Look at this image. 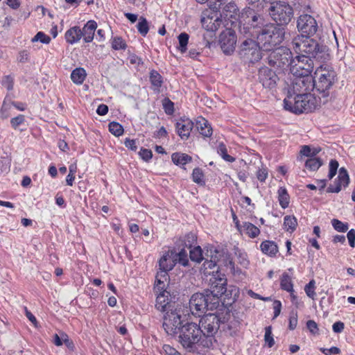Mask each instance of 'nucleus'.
Instances as JSON below:
<instances>
[{
	"instance_id": "30",
	"label": "nucleus",
	"mask_w": 355,
	"mask_h": 355,
	"mask_svg": "<svg viewBox=\"0 0 355 355\" xmlns=\"http://www.w3.org/2000/svg\"><path fill=\"white\" fill-rule=\"evenodd\" d=\"M168 280V272L159 270L157 272L155 279V289L157 291H161L164 289L165 282Z\"/></svg>"
},
{
	"instance_id": "16",
	"label": "nucleus",
	"mask_w": 355,
	"mask_h": 355,
	"mask_svg": "<svg viewBox=\"0 0 355 355\" xmlns=\"http://www.w3.org/2000/svg\"><path fill=\"white\" fill-rule=\"evenodd\" d=\"M299 31L306 34V36L313 35L318 30L316 20L310 15H302L297 21Z\"/></svg>"
},
{
	"instance_id": "4",
	"label": "nucleus",
	"mask_w": 355,
	"mask_h": 355,
	"mask_svg": "<svg viewBox=\"0 0 355 355\" xmlns=\"http://www.w3.org/2000/svg\"><path fill=\"white\" fill-rule=\"evenodd\" d=\"M179 341L189 352H197L200 348H210L205 345V338L202 335L200 325L195 322H187L182 325L179 335Z\"/></svg>"
},
{
	"instance_id": "58",
	"label": "nucleus",
	"mask_w": 355,
	"mask_h": 355,
	"mask_svg": "<svg viewBox=\"0 0 355 355\" xmlns=\"http://www.w3.org/2000/svg\"><path fill=\"white\" fill-rule=\"evenodd\" d=\"M320 351L325 355H336L340 353V349L337 347H331L329 349L320 348Z\"/></svg>"
},
{
	"instance_id": "32",
	"label": "nucleus",
	"mask_w": 355,
	"mask_h": 355,
	"mask_svg": "<svg viewBox=\"0 0 355 355\" xmlns=\"http://www.w3.org/2000/svg\"><path fill=\"white\" fill-rule=\"evenodd\" d=\"M279 205L283 209L288 207L289 205V195L284 187H280L277 191Z\"/></svg>"
},
{
	"instance_id": "44",
	"label": "nucleus",
	"mask_w": 355,
	"mask_h": 355,
	"mask_svg": "<svg viewBox=\"0 0 355 355\" xmlns=\"http://www.w3.org/2000/svg\"><path fill=\"white\" fill-rule=\"evenodd\" d=\"M112 47L114 50H124L127 45L125 42L120 37H115L112 42Z\"/></svg>"
},
{
	"instance_id": "26",
	"label": "nucleus",
	"mask_w": 355,
	"mask_h": 355,
	"mask_svg": "<svg viewBox=\"0 0 355 355\" xmlns=\"http://www.w3.org/2000/svg\"><path fill=\"white\" fill-rule=\"evenodd\" d=\"M261 250L263 253L273 257L278 252V247L277 244L271 241H265L261 243Z\"/></svg>"
},
{
	"instance_id": "19",
	"label": "nucleus",
	"mask_w": 355,
	"mask_h": 355,
	"mask_svg": "<svg viewBox=\"0 0 355 355\" xmlns=\"http://www.w3.org/2000/svg\"><path fill=\"white\" fill-rule=\"evenodd\" d=\"M176 132L182 139H187L193 128V123L189 119H180L175 124Z\"/></svg>"
},
{
	"instance_id": "31",
	"label": "nucleus",
	"mask_w": 355,
	"mask_h": 355,
	"mask_svg": "<svg viewBox=\"0 0 355 355\" xmlns=\"http://www.w3.org/2000/svg\"><path fill=\"white\" fill-rule=\"evenodd\" d=\"M171 159L173 162L176 165H184L192 159L191 156L181 153H173Z\"/></svg>"
},
{
	"instance_id": "28",
	"label": "nucleus",
	"mask_w": 355,
	"mask_h": 355,
	"mask_svg": "<svg viewBox=\"0 0 355 355\" xmlns=\"http://www.w3.org/2000/svg\"><path fill=\"white\" fill-rule=\"evenodd\" d=\"M250 238H256L260 234L259 229L249 222H244L242 225V232Z\"/></svg>"
},
{
	"instance_id": "55",
	"label": "nucleus",
	"mask_w": 355,
	"mask_h": 355,
	"mask_svg": "<svg viewBox=\"0 0 355 355\" xmlns=\"http://www.w3.org/2000/svg\"><path fill=\"white\" fill-rule=\"evenodd\" d=\"M297 324V313L296 311H292L289 317V325L288 327L291 330H293L296 328Z\"/></svg>"
},
{
	"instance_id": "33",
	"label": "nucleus",
	"mask_w": 355,
	"mask_h": 355,
	"mask_svg": "<svg viewBox=\"0 0 355 355\" xmlns=\"http://www.w3.org/2000/svg\"><path fill=\"white\" fill-rule=\"evenodd\" d=\"M322 165L321 159L315 157L309 158L305 162V166L307 169L315 171Z\"/></svg>"
},
{
	"instance_id": "38",
	"label": "nucleus",
	"mask_w": 355,
	"mask_h": 355,
	"mask_svg": "<svg viewBox=\"0 0 355 355\" xmlns=\"http://www.w3.org/2000/svg\"><path fill=\"white\" fill-rule=\"evenodd\" d=\"M108 127L109 131L116 137H119L123 133L124 130L123 126L117 122H110Z\"/></svg>"
},
{
	"instance_id": "45",
	"label": "nucleus",
	"mask_w": 355,
	"mask_h": 355,
	"mask_svg": "<svg viewBox=\"0 0 355 355\" xmlns=\"http://www.w3.org/2000/svg\"><path fill=\"white\" fill-rule=\"evenodd\" d=\"M38 41L42 44H47L51 42V37L43 32L40 31L31 39L32 42Z\"/></svg>"
},
{
	"instance_id": "2",
	"label": "nucleus",
	"mask_w": 355,
	"mask_h": 355,
	"mask_svg": "<svg viewBox=\"0 0 355 355\" xmlns=\"http://www.w3.org/2000/svg\"><path fill=\"white\" fill-rule=\"evenodd\" d=\"M291 43L295 52L301 56H307L312 60L322 62L328 55L325 51V46H320L310 36L297 35L292 39Z\"/></svg>"
},
{
	"instance_id": "17",
	"label": "nucleus",
	"mask_w": 355,
	"mask_h": 355,
	"mask_svg": "<svg viewBox=\"0 0 355 355\" xmlns=\"http://www.w3.org/2000/svg\"><path fill=\"white\" fill-rule=\"evenodd\" d=\"M236 36L235 32L227 28L219 36V44L222 51L225 54H230L235 49Z\"/></svg>"
},
{
	"instance_id": "59",
	"label": "nucleus",
	"mask_w": 355,
	"mask_h": 355,
	"mask_svg": "<svg viewBox=\"0 0 355 355\" xmlns=\"http://www.w3.org/2000/svg\"><path fill=\"white\" fill-rule=\"evenodd\" d=\"M164 108L165 112L167 114H173V112L174 111V104L169 99H165L164 103Z\"/></svg>"
},
{
	"instance_id": "6",
	"label": "nucleus",
	"mask_w": 355,
	"mask_h": 355,
	"mask_svg": "<svg viewBox=\"0 0 355 355\" xmlns=\"http://www.w3.org/2000/svg\"><path fill=\"white\" fill-rule=\"evenodd\" d=\"M205 261L200 268V271L205 275L213 276L220 266H230L233 267L232 260L227 254L218 250L215 247L211 246L206 250L205 253Z\"/></svg>"
},
{
	"instance_id": "34",
	"label": "nucleus",
	"mask_w": 355,
	"mask_h": 355,
	"mask_svg": "<svg viewBox=\"0 0 355 355\" xmlns=\"http://www.w3.org/2000/svg\"><path fill=\"white\" fill-rule=\"evenodd\" d=\"M297 225V219L294 216H286L284 218V229L287 232H293Z\"/></svg>"
},
{
	"instance_id": "12",
	"label": "nucleus",
	"mask_w": 355,
	"mask_h": 355,
	"mask_svg": "<svg viewBox=\"0 0 355 355\" xmlns=\"http://www.w3.org/2000/svg\"><path fill=\"white\" fill-rule=\"evenodd\" d=\"M313 68V60L307 56L298 55L293 59L290 71L293 76H311Z\"/></svg>"
},
{
	"instance_id": "13",
	"label": "nucleus",
	"mask_w": 355,
	"mask_h": 355,
	"mask_svg": "<svg viewBox=\"0 0 355 355\" xmlns=\"http://www.w3.org/2000/svg\"><path fill=\"white\" fill-rule=\"evenodd\" d=\"M259 44L253 40H245L240 46V55L250 62L259 61L261 58V53Z\"/></svg>"
},
{
	"instance_id": "25",
	"label": "nucleus",
	"mask_w": 355,
	"mask_h": 355,
	"mask_svg": "<svg viewBox=\"0 0 355 355\" xmlns=\"http://www.w3.org/2000/svg\"><path fill=\"white\" fill-rule=\"evenodd\" d=\"M175 265V262L173 257L168 253L164 254L159 261V270L166 272L172 270Z\"/></svg>"
},
{
	"instance_id": "43",
	"label": "nucleus",
	"mask_w": 355,
	"mask_h": 355,
	"mask_svg": "<svg viewBox=\"0 0 355 355\" xmlns=\"http://www.w3.org/2000/svg\"><path fill=\"white\" fill-rule=\"evenodd\" d=\"M264 340L268 347H272L275 345L271 326H268L265 328Z\"/></svg>"
},
{
	"instance_id": "21",
	"label": "nucleus",
	"mask_w": 355,
	"mask_h": 355,
	"mask_svg": "<svg viewBox=\"0 0 355 355\" xmlns=\"http://www.w3.org/2000/svg\"><path fill=\"white\" fill-rule=\"evenodd\" d=\"M97 28L96 21L90 20L81 29L82 37L85 42L88 43L93 40L95 30Z\"/></svg>"
},
{
	"instance_id": "14",
	"label": "nucleus",
	"mask_w": 355,
	"mask_h": 355,
	"mask_svg": "<svg viewBox=\"0 0 355 355\" xmlns=\"http://www.w3.org/2000/svg\"><path fill=\"white\" fill-rule=\"evenodd\" d=\"M182 324L181 315L177 310L167 311L164 317L163 327L168 335H174L178 331L180 332Z\"/></svg>"
},
{
	"instance_id": "54",
	"label": "nucleus",
	"mask_w": 355,
	"mask_h": 355,
	"mask_svg": "<svg viewBox=\"0 0 355 355\" xmlns=\"http://www.w3.org/2000/svg\"><path fill=\"white\" fill-rule=\"evenodd\" d=\"M30 53L27 50H21L19 52L17 60L19 62L26 63L28 62Z\"/></svg>"
},
{
	"instance_id": "11",
	"label": "nucleus",
	"mask_w": 355,
	"mask_h": 355,
	"mask_svg": "<svg viewBox=\"0 0 355 355\" xmlns=\"http://www.w3.org/2000/svg\"><path fill=\"white\" fill-rule=\"evenodd\" d=\"M313 89V77L307 75L293 76L288 86V92L291 91L292 94L310 93Z\"/></svg>"
},
{
	"instance_id": "22",
	"label": "nucleus",
	"mask_w": 355,
	"mask_h": 355,
	"mask_svg": "<svg viewBox=\"0 0 355 355\" xmlns=\"http://www.w3.org/2000/svg\"><path fill=\"white\" fill-rule=\"evenodd\" d=\"M196 127L199 133L205 137H210L212 135L213 130L209 121L205 118L200 116L196 121Z\"/></svg>"
},
{
	"instance_id": "9",
	"label": "nucleus",
	"mask_w": 355,
	"mask_h": 355,
	"mask_svg": "<svg viewBox=\"0 0 355 355\" xmlns=\"http://www.w3.org/2000/svg\"><path fill=\"white\" fill-rule=\"evenodd\" d=\"M268 12L272 19L279 26L288 24L293 17V8L284 1L272 2Z\"/></svg>"
},
{
	"instance_id": "48",
	"label": "nucleus",
	"mask_w": 355,
	"mask_h": 355,
	"mask_svg": "<svg viewBox=\"0 0 355 355\" xmlns=\"http://www.w3.org/2000/svg\"><path fill=\"white\" fill-rule=\"evenodd\" d=\"M25 121V116L23 114H19L16 117L11 119V126L16 130L20 125L23 124Z\"/></svg>"
},
{
	"instance_id": "39",
	"label": "nucleus",
	"mask_w": 355,
	"mask_h": 355,
	"mask_svg": "<svg viewBox=\"0 0 355 355\" xmlns=\"http://www.w3.org/2000/svg\"><path fill=\"white\" fill-rule=\"evenodd\" d=\"M189 36L186 33H182L178 36L179 47L178 49L181 53H184L187 51V46L188 44Z\"/></svg>"
},
{
	"instance_id": "62",
	"label": "nucleus",
	"mask_w": 355,
	"mask_h": 355,
	"mask_svg": "<svg viewBox=\"0 0 355 355\" xmlns=\"http://www.w3.org/2000/svg\"><path fill=\"white\" fill-rule=\"evenodd\" d=\"M349 244L352 248L355 246V230L354 229L350 230L347 234Z\"/></svg>"
},
{
	"instance_id": "27",
	"label": "nucleus",
	"mask_w": 355,
	"mask_h": 355,
	"mask_svg": "<svg viewBox=\"0 0 355 355\" xmlns=\"http://www.w3.org/2000/svg\"><path fill=\"white\" fill-rule=\"evenodd\" d=\"M281 288L286 291L291 293V297L293 300L296 299V297L293 294V284L292 283V279L291 276H289L287 273L284 272L281 277L280 282Z\"/></svg>"
},
{
	"instance_id": "41",
	"label": "nucleus",
	"mask_w": 355,
	"mask_h": 355,
	"mask_svg": "<svg viewBox=\"0 0 355 355\" xmlns=\"http://www.w3.org/2000/svg\"><path fill=\"white\" fill-rule=\"evenodd\" d=\"M338 179V184L344 187H347L349 184V178L347 170L344 167L340 168Z\"/></svg>"
},
{
	"instance_id": "1",
	"label": "nucleus",
	"mask_w": 355,
	"mask_h": 355,
	"mask_svg": "<svg viewBox=\"0 0 355 355\" xmlns=\"http://www.w3.org/2000/svg\"><path fill=\"white\" fill-rule=\"evenodd\" d=\"M250 35L257 38L260 47L265 51H272L284 39V28L274 24L263 26L260 16L253 15L247 26Z\"/></svg>"
},
{
	"instance_id": "51",
	"label": "nucleus",
	"mask_w": 355,
	"mask_h": 355,
	"mask_svg": "<svg viewBox=\"0 0 355 355\" xmlns=\"http://www.w3.org/2000/svg\"><path fill=\"white\" fill-rule=\"evenodd\" d=\"M176 256L180 264L184 266H187L189 261L187 259V252L185 250L182 249L180 250Z\"/></svg>"
},
{
	"instance_id": "10",
	"label": "nucleus",
	"mask_w": 355,
	"mask_h": 355,
	"mask_svg": "<svg viewBox=\"0 0 355 355\" xmlns=\"http://www.w3.org/2000/svg\"><path fill=\"white\" fill-rule=\"evenodd\" d=\"M267 59L270 66L285 69L286 67H291L293 58L288 48L281 46L270 51Z\"/></svg>"
},
{
	"instance_id": "7",
	"label": "nucleus",
	"mask_w": 355,
	"mask_h": 355,
	"mask_svg": "<svg viewBox=\"0 0 355 355\" xmlns=\"http://www.w3.org/2000/svg\"><path fill=\"white\" fill-rule=\"evenodd\" d=\"M219 305V300L211 294L205 293H194L189 300V308L193 315L200 316L208 310L216 309Z\"/></svg>"
},
{
	"instance_id": "49",
	"label": "nucleus",
	"mask_w": 355,
	"mask_h": 355,
	"mask_svg": "<svg viewBox=\"0 0 355 355\" xmlns=\"http://www.w3.org/2000/svg\"><path fill=\"white\" fill-rule=\"evenodd\" d=\"M192 177L194 182L198 184H202L203 182V173L199 168L193 169Z\"/></svg>"
},
{
	"instance_id": "29",
	"label": "nucleus",
	"mask_w": 355,
	"mask_h": 355,
	"mask_svg": "<svg viewBox=\"0 0 355 355\" xmlns=\"http://www.w3.org/2000/svg\"><path fill=\"white\" fill-rule=\"evenodd\" d=\"M86 75V71L83 68H76L72 71L71 79L75 84L81 85L84 82Z\"/></svg>"
},
{
	"instance_id": "40",
	"label": "nucleus",
	"mask_w": 355,
	"mask_h": 355,
	"mask_svg": "<svg viewBox=\"0 0 355 355\" xmlns=\"http://www.w3.org/2000/svg\"><path fill=\"white\" fill-rule=\"evenodd\" d=\"M137 26L138 31L141 35L146 36L147 35L149 31V26L146 18L141 17Z\"/></svg>"
},
{
	"instance_id": "5",
	"label": "nucleus",
	"mask_w": 355,
	"mask_h": 355,
	"mask_svg": "<svg viewBox=\"0 0 355 355\" xmlns=\"http://www.w3.org/2000/svg\"><path fill=\"white\" fill-rule=\"evenodd\" d=\"M284 100V108L295 114L310 112L318 107V103L310 93L292 94L291 91Z\"/></svg>"
},
{
	"instance_id": "50",
	"label": "nucleus",
	"mask_w": 355,
	"mask_h": 355,
	"mask_svg": "<svg viewBox=\"0 0 355 355\" xmlns=\"http://www.w3.org/2000/svg\"><path fill=\"white\" fill-rule=\"evenodd\" d=\"M196 241V236L195 234L190 232L185 236L184 243L189 249H191Z\"/></svg>"
},
{
	"instance_id": "20",
	"label": "nucleus",
	"mask_w": 355,
	"mask_h": 355,
	"mask_svg": "<svg viewBox=\"0 0 355 355\" xmlns=\"http://www.w3.org/2000/svg\"><path fill=\"white\" fill-rule=\"evenodd\" d=\"M202 26L208 31H216L222 24V20L219 17L208 16L201 19Z\"/></svg>"
},
{
	"instance_id": "24",
	"label": "nucleus",
	"mask_w": 355,
	"mask_h": 355,
	"mask_svg": "<svg viewBox=\"0 0 355 355\" xmlns=\"http://www.w3.org/2000/svg\"><path fill=\"white\" fill-rule=\"evenodd\" d=\"M81 38V29L79 26H73L65 33L66 41L71 44L78 42Z\"/></svg>"
},
{
	"instance_id": "36",
	"label": "nucleus",
	"mask_w": 355,
	"mask_h": 355,
	"mask_svg": "<svg viewBox=\"0 0 355 355\" xmlns=\"http://www.w3.org/2000/svg\"><path fill=\"white\" fill-rule=\"evenodd\" d=\"M190 258L192 261L196 262H200L205 259V256L202 254V249L200 246L194 247L193 249H190Z\"/></svg>"
},
{
	"instance_id": "3",
	"label": "nucleus",
	"mask_w": 355,
	"mask_h": 355,
	"mask_svg": "<svg viewBox=\"0 0 355 355\" xmlns=\"http://www.w3.org/2000/svg\"><path fill=\"white\" fill-rule=\"evenodd\" d=\"M336 81V73L334 69L322 65L317 67L314 73V77H313V82L320 103L325 104L328 102L330 91Z\"/></svg>"
},
{
	"instance_id": "52",
	"label": "nucleus",
	"mask_w": 355,
	"mask_h": 355,
	"mask_svg": "<svg viewBox=\"0 0 355 355\" xmlns=\"http://www.w3.org/2000/svg\"><path fill=\"white\" fill-rule=\"evenodd\" d=\"M268 168L266 167L262 166L257 171V178L261 182H264L266 181V178H268Z\"/></svg>"
},
{
	"instance_id": "46",
	"label": "nucleus",
	"mask_w": 355,
	"mask_h": 355,
	"mask_svg": "<svg viewBox=\"0 0 355 355\" xmlns=\"http://www.w3.org/2000/svg\"><path fill=\"white\" fill-rule=\"evenodd\" d=\"M331 224L334 228L340 232H345L348 230V224L344 223L338 219H333Z\"/></svg>"
},
{
	"instance_id": "18",
	"label": "nucleus",
	"mask_w": 355,
	"mask_h": 355,
	"mask_svg": "<svg viewBox=\"0 0 355 355\" xmlns=\"http://www.w3.org/2000/svg\"><path fill=\"white\" fill-rule=\"evenodd\" d=\"M259 79L264 87L272 89L276 85L278 77L272 69L263 67L259 69Z\"/></svg>"
},
{
	"instance_id": "53",
	"label": "nucleus",
	"mask_w": 355,
	"mask_h": 355,
	"mask_svg": "<svg viewBox=\"0 0 355 355\" xmlns=\"http://www.w3.org/2000/svg\"><path fill=\"white\" fill-rule=\"evenodd\" d=\"M2 85L9 91L13 89L14 80L11 76H6L2 80Z\"/></svg>"
},
{
	"instance_id": "57",
	"label": "nucleus",
	"mask_w": 355,
	"mask_h": 355,
	"mask_svg": "<svg viewBox=\"0 0 355 355\" xmlns=\"http://www.w3.org/2000/svg\"><path fill=\"white\" fill-rule=\"evenodd\" d=\"M307 329L312 334H318V327L317 323L312 320H309L306 322Z\"/></svg>"
},
{
	"instance_id": "60",
	"label": "nucleus",
	"mask_w": 355,
	"mask_h": 355,
	"mask_svg": "<svg viewBox=\"0 0 355 355\" xmlns=\"http://www.w3.org/2000/svg\"><path fill=\"white\" fill-rule=\"evenodd\" d=\"M124 144L126 148L131 150L136 151L137 149V142L135 139L126 138L124 141Z\"/></svg>"
},
{
	"instance_id": "42",
	"label": "nucleus",
	"mask_w": 355,
	"mask_h": 355,
	"mask_svg": "<svg viewBox=\"0 0 355 355\" xmlns=\"http://www.w3.org/2000/svg\"><path fill=\"white\" fill-rule=\"evenodd\" d=\"M320 149L311 148L309 146H303L300 150V153L306 157H313L320 152Z\"/></svg>"
},
{
	"instance_id": "8",
	"label": "nucleus",
	"mask_w": 355,
	"mask_h": 355,
	"mask_svg": "<svg viewBox=\"0 0 355 355\" xmlns=\"http://www.w3.org/2000/svg\"><path fill=\"white\" fill-rule=\"evenodd\" d=\"M220 318L214 313L205 315L198 325H200L202 335L205 338V344L209 345L210 347L216 342L215 335L218 332L220 323Z\"/></svg>"
},
{
	"instance_id": "56",
	"label": "nucleus",
	"mask_w": 355,
	"mask_h": 355,
	"mask_svg": "<svg viewBox=\"0 0 355 355\" xmlns=\"http://www.w3.org/2000/svg\"><path fill=\"white\" fill-rule=\"evenodd\" d=\"M139 155L146 162H148L153 157V153L150 150L143 148L140 150Z\"/></svg>"
},
{
	"instance_id": "64",
	"label": "nucleus",
	"mask_w": 355,
	"mask_h": 355,
	"mask_svg": "<svg viewBox=\"0 0 355 355\" xmlns=\"http://www.w3.org/2000/svg\"><path fill=\"white\" fill-rule=\"evenodd\" d=\"M344 328H345V324L343 322H340V321L336 322L332 326L333 331L335 333L342 332L343 331Z\"/></svg>"
},
{
	"instance_id": "47",
	"label": "nucleus",
	"mask_w": 355,
	"mask_h": 355,
	"mask_svg": "<svg viewBox=\"0 0 355 355\" xmlns=\"http://www.w3.org/2000/svg\"><path fill=\"white\" fill-rule=\"evenodd\" d=\"M315 281L314 280H311L309 282V283L308 284L306 285L305 288H304V291L307 295V296H309L310 298L311 299H314L315 295H316V293L315 292Z\"/></svg>"
},
{
	"instance_id": "37",
	"label": "nucleus",
	"mask_w": 355,
	"mask_h": 355,
	"mask_svg": "<svg viewBox=\"0 0 355 355\" xmlns=\"http://www.w3.org/2000/svg\"><path fill=\"white\" fill-rule=\"evenodd\" d=\"M150 80L153 87L156 89H159L162 85V77L155 70H152L150 73Z\"/></svg>"
},
{
	"instance_id": "35",
	"label": "nucleus",
	"mask_w": 355,
	"mask_h": 355,
	"mask_svg": "<svg viewBox=\"0 0 355 355\" xmlns=\"http://www.w3.org/2000/svg\"><path fill=\"white\" fill-rule=\"evenodd\" d=\"M217 153L222 157L224 160L227 162H233L235 160L233 157L228 155L226 146L223 142L218 144L217 146Z\"/></svg>"
},
{
	"instance_id": "15",
	"label": "nucleus",
	"mask_w": 355,
	"mask_h": 355,
	"mask_svg": "<svg viewBox=\"0 0 355 355\" xmlns=\"http://www.w3.org/2000/svg\"><path fill=\"white\" fill-rule=\"evenodd\" d=\"M210 289L206 290L207 293L214 296L218 300L219 297L227 292V279L224 275L219 273L217 270L216 275L211 276L209 279Z\"/></svg>"
},
{
	"instance_id": "61",
	"label": "nucleus",
	"mask_w": 355,
	"mask_h": 355,
	"mask_svg": "<svg viewBox=\"0 0 355 355\" xmlns=\"http://www.w3.org/2000/svg\"><path fill=\"white\" fill-rule=\"evenodd\" d=\"M210 8L214 10H218L220 6L223 5L227 0H209Z\"/></svg>"
},
{
	"instance_id": "23",
	"label": "nucleus",
	"mask_w": 355,
	"mask_h": 355,
	"mask_svg": "<svg viewBox=\"0 0 355 355\" xmlns=\"http://www.w3.org/2000/svg\"><path fill=\"white\" fill-rule=\"evenodd\" d=\"M159 291V293L156 297L155 307L160 311H165L166 310V306L169 304V293L164 289Z\"/></svg>"
},
{
	"instance_id": "63",
	"label": "nucleus",
	"mask_w": 355,
	"mask_h": 355,
	"mask_svg": "<svg viewBox=\"0 0 355 355\" xmlns=\"http://www.w3.org/2000/svg\"><path fill=\"white\" fill-rule=\"evenodd\" d=\"M163 350L167 355H178V351L169 345H164Z\"/></svg>"
}]
</instances>
